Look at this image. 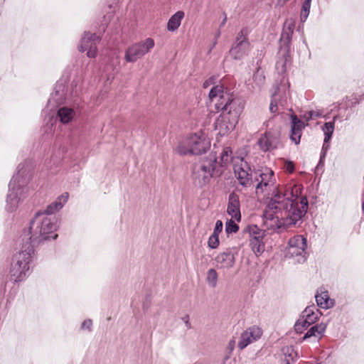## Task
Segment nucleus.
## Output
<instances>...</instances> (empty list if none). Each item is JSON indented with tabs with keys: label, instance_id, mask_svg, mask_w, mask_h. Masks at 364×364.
<instances>
[{
	"label": "nucleus",
	"instance_id": "nucleus-42",
	"mask_svg": "<svg viewBox=\"0 0 364 364\" xmlns=\"http://www.w3.org/2000/svg\"><path fill=\"white\" fill-rule=\"evenodd\" d=\"M283 1L285 2V1H287L288 0H283Z\"/></svg>",
	"mask_w": 364,
	"mask_h": 364
},
{
	"label": "nucleus",
	"instance_id": "nucleus-4",
	"mask_svg": "<svg viewBox=\"0 0 364 364\" xmlns=\"http://www.w3.org/2000/svg\"><path fill=\"white\" fill-rule=\"evenodd\" d=\"M210 147V142L203 132H198L185 138L178 146L177 151L181 155L200 154Z\"/></svg>",
	"mask_w": 364,
	"mask_h": 364
},
{
	"label": "nucleus",
	"instance_id": "nucleus-28",
	"mask_svg": "<svg viewBox=\"0 0 364 364\" xmlns=\"http://www.w3.org/2000/svg\"><path fill=\"white\" fill-rule=\"evenodd\" d=\"M219 235L212 234L208 241V245L211 249H215L219 246Z\"/></svg>",
	"mask_w": 364,
	"mask_h": 364
},
{
	"label": "nucleus",
	"instance_id": "nucleus-32",
	"mask_svg": "<svg viewBox=\"0 0 364 364\" xmlns=\"http://www.w3.org/2000/svg\"><path fill=\"white\" fill-rule=\"evenodd\" d=\"M278 105L277 100L275 98V94L273 95L272 98L271 100L270 105H269V111L272 114H277L278 112Z\"/></svg>",
	"mask_w": 364,
	"mask_h": 364
},
{
	"label": "nucleus",
	"instance_id": "nucleus-3",
	"mask_svg": "<svg viewBox=\"0 0 364 364\" xmlns=\"http://www.w3.org/2000/svg\"><path fill=\"white\" fill-rule=\"evenodd\" d=\"M210 99L217 100L215 109L222 111L215 122V129L221 135L232 130L237 123L239 110L235 109L237 102L231 98L227 89L223 85L213 87L209 93Z\"/></svg>",
	"mask_w": 364,
	"mask_h": 364
},
{
	"label": "nucleus",
	"instance_id": "nucleus-8",
	"mask_svg": "<svg viewBox=\"0 0 364 364\" xmlns=\"http://www.w3.org/2000/svg\"><path fill=\"white\" fill-rule=\"evenodd\" d=\"M259 181L258 178L255 180L254 188L256 194L265 193L269 195L272 190L274 192L276 179L273 171L266 168L259 174Z\"/></svg>",
	"mask_w": 364,
	"mask_h": 364
},
{
	"label": "nucleus",
	"instance_id": "nucleus-39",
	"mask_svg": "<svg viewBox=\"0 0 364 364\" xmlns=\"http://www.w3.org/2000/svg\"><path fill=\"white\" fill-rule=\"evenodd\" d=\"M227 18L225 17L224 20L223 21L222 26H223L226 22Z\"/></svg>",
	"mask_w": 364,
	"mask_h": 364
},
{
	"label": "nucleus",
	"instance_id": "nucleus-26",
	"mask_svg": "<svg viewBox=\"0 0 364 364\" xmlns=\"http://www.w3.org/2000/svg\"><path fill=\"white\" fill-rule=\"evenodd\" d=\"M304 127V123L296 115H291V129L302 132Z\"/></svg>",
	"mask_w": 364,
	"mask_h": 364
},
{
	"label": "nucleus",
	"instance_id": "nucleus-9",
	"mask_svg": "<svg viewBox=\"0 0 364 364\" xmlns=\"http://www.w3.org/2000/svg\"><path fill=\"white\" fill-rule=\"evenodd\" d=\"M250 50V43L245 34V31L241 30L237 36L235 44L230 50V56L235 60H241L247 55Z\"/></svg>",
	"mask_w": 364,
	"mask_h": 364
},
{
	"label": "nucleus",
	"instance_id": "nucleus-17",
	"mask_svg": "<svg viewBox=\"0 0 364 364\" xmlns=\"http://www.w3.org/2000/svg\"><path fill=\"white\" fill-rule=\"evenodd\" d=\"M315 297L317 305L322 309H327L334 305V300L330 298L327 291L321 289L320 291H317Z\"/></svg>",
	"mask_w": 364,
	"mask_h": 364
},
{
	"label": "nucleus",
	"instance_id": "nucleus-12",
	"mask_svg": "<svg viewBox=\"0 0 364 364\" xmlns=\"http://www.w3.org/2000/svg\"><path fill=\"white\" fill-rule=\"evenodd\" d=\"M306 248V239L302 235H296L289 241L287 255L290 257L303 256Z\"/></svg>",
	"mask_w": 364,
	"mask_h": 364
},
{
	"label": "nucleus",
	"instance_id": "nucleus-7",
	"mask_svg": "<svg viewBox=\"0 0 364 364\" xmlns=\"http://www.w3.org/2000/svg\"><path fill=\"white\" fill-rule=\"evenodd\" d=\"M234 172L240 185L246 188L255 187V181L252 178V171L247 161L240 159L234 165Z\"/></svg>",
	"mask_w": 364,
	"mask_h": 364
},
{
	"label": "nucleus",
	"instance_id": "nucleus-25",
	"mask_svg": "<svg viewBox=\"0 0 364 364\" xmlns=\"http://www.w3.org/2000/svg\"><path fill=\"white\" fill-rule=\"evenodd\" d=\"M311 1L312 0H304L303 2L301 10V20L302 21H306L309 15Z\"/></svg>",
	"mask_w": 364,
	"mask_h": 364
},
{
	"label": "nucleus",
	"instance_id": "nucleus-38",
	"mask_svg": "<svg viewBox=\"0 0 364 364\" xmlns=\"http://www.w3.org/2000/svg\"><path fill=\"white\" fill-rule=\"evenodd\" d=\"M305 118L308 121L309 119H311L314 117V112L311 111L305 114Z\"/></svg>",
	"mask_w": 364,
	"mask_h": 364
},
{
	"label": "nucleus",
	"instance_id": "nucleus-18",
	"mask_svg": "<svg viewBox=\"0 0 364 364\" xmlns=\"http://www.w3.org/2000/svg\"><path fill=\"white\" fill-rule=\"evenodd\" d=\"M69 195L68 193H63L58 200L50 205H49L45 210L46 214L50 215L54 213L55 211L63 208L64 203H65L68 199Z\"/></svg>",
	"mask_w": 364,
	"mask_h": 364
},
{
	"label": "nucleus",
	"instance_id": "nucleus-31",
	"mask_svg": "<svg viewBox=\"0 0 364 364\" xmlns=\"http://www.w3.org/2000/svg\"><path fill=\"white\" fill-rule=\"evenodd\" d=\"M302 135L301 132L296 131V130H291V140L294 141L296 144H299L300 142V139Z\"/></svg>",
	"mask_w": 364,
	"mask_h": 364
},
{
	"label": "nucleus",
	"instance_id": "nucleus-24",
	"mask_svg": "<svg viewBox=\"0 0 364 364\" xmlns=\"http://www.w3.org/2000/svg\"><path fill=\"white\" fill-rule=\"evenodd\" d=\"M232 158V151L230 147H225L220 154V161L222 165H225L231 161Z\"/></svg>",
	"mask_w": 364,
	"mask_h": 364
},
{
	"label": "nucleus",
	"instance_id": "nucleus-29",
	"mask_svg": "<svg viewBox=\"0 0 364 364\" xmlns=\"http://www.w3.org/2000/svg\"><path fill=\"white\" fill-rule=\"evenodd\" d=\"M235 220L234 219H230L228 222L226 223L225 226V231L228 233H232L237 232L239 227L238 225L235 223Z\"/></svg>",
	"mask_w": 364,
	"mask_h": 364
},
{
	"label": "nucleus",
	"instance_id": "nucleus-1",
	"mask_svg": "<svg viewBox=\"0 0 364 364\" xmlns=\"http://www.w3.org/2000/svg\"><path fill=\"white\" fill-rule=\"evenodd\" d=\"M301 186L289 184L284 191L277 189L264 212V218L270 220V225L289 228L301 219L308 209V200L302 197Z\"/></svg>",
	"mask_w": 364,
	"mask_h": 364
},
{
	"label": "nucleus",
	"instance_id": "nucleus-6",
	"mask_svg": "<svg viewBox=\"0 0 364 364\" xmlns=\"http://www.w3.org/2000/svg\"><path fill=\"white\" fill-rule=\"evenodd\" d=\"M154 46V40L151 38L134 43L125 50L124 59L127 63H135L148 53Z\"/></svg>",
	"mask_w": 364,
	"mask_h": 364
},
{
	"label": "nucleus",
	"instance_id": "nucleus-41",
	"mask_svg": "<svg viewBox=\"0 0 364 364\" xmlns=\"http://www.w3.org/2000/svg\"><path fill=\"white\" fill-rule=\"evenodd\" d=\"M14 203H18V200H17V198H14Z\"/></svg>",
	"mask_w": 364,
	"mask_h": 364
},
{
	"label": "nucleus",
	"instance_id": "nucleus-33",
	"mask_svg": "<svg viewBox=\"0 0 364 364\" xmlns=\"http://www.w3.org/2000/svg\"><path fill=\"white\" fill-rule=\"evenodd\" d=\"M284 170L289 173H292L294 171V164L292 161H286L284 166Z\"/></svg>",
	"mask_w": 364,
	"mask_h": 364
},
{
	"label": "nucleus",
	"instance_id": "nucleus-36",
	"mask_svg": "<svg viewBox=\"0 0 364 364\" xmlns=\"http://www.w3.org/2000/svg\"><path fill=\"white\" fill-rule=\"evenodd\" d=\"M214 77H210L208 80H205L203 83V87L204 88H207L210 85H212L213 82H214Z\"/></svg>",
	"mask_w": 364,
	"mask_h": 364
},
{
	"label": "nucleus",
	"instance_id": "nucleus-2",
	"mask_svg": "<svg viewBox=\"0 0 364 364\" xmlns=\"http://www.w3.org/2000/svg\"><path fill=\"white\" fill-rule=\"evenodd\" d=\"M55 230V225L50 219L43 214L37 213L31 221L28 230H24L22 240L21 250L16 254L11 262L10 274L14 282H19L24 279L29 270V263L31 261L34 245L48 240L50 237L55 239L57 235H50Z\"/></svg>",
	"mask_w": 364,
	"mask_h": 364
},
{
	"label": "nucleus",
	"instance_id": "nucleus-20",
	"mask_svg": "<svg viewBox=\"0 0 364 364\" xmlns=\"http://www.w3.org/2000/svg\"><path fill=\"white\" fill-rule=\"evenodd\" d=\"M323 131L324 132L325 138L324 143L323 145V150H326L329 145L328 142L331 140L332 135L333 134L335 129V122H326L323 127Z\"/></svg>",
	"mask_w": 364,
	"mask_h": 364
},
{
	"label": "nucleus",
	"instance_id": "nucleus-19",
	"mask_svg": "<svg viewBox=\"0 0 364 364\" xmlns=\"http://www.w3.org/2000/svg\"><path fill=\"white\" fill-rule=\"evenodd\" d=\"M185 16V14L182 11H178L174 14L168 20L167 23V29L173 32L176 31L181 23V21Z\"/></svg>",
	"mask_w": 364,
	"mask_h": 364
},
{
	"label": "nucleus",
	"instance_id": "nucleus-40",
	"mask_svg": "<svg viewBox=\"0 0 364 364\" xmlns=\"http://www.w3.org/2000/svg\"><path fill=\"white\" fill-rule=\"evenodd\" d=\"M318 116H319V114H318V113H316H316L314 112V117H318Z\"/></svg>",
	"mask_w": 364,
	"mask_h": 364
},
{
	"label": "nucleus",
	"instance_id": "nucleus-16",
	"mask_svg": "<svg viewBox=\"0 0 364 364\" xmlns=\"http://www.w3.org/2000/svg\"><path fill=\"white\" fill-rule=\"evenodd\" d=\"M277 138L274 136L270 132H266L258 141L259 147L264 151L277 148Z\"/></svg>",
	"mask_w": 364,
	"mask_h": 364
},
{
	"label": "nucleus",
	"instance_id": "nucleus-37",
	"mask_svg": "<svg viewBox=\"0 0 364 364\" xmlns=\"http://www.w3.org/2000/svg\"><path fill=\"white\" fill-rule=\"evenodd\" d=\"M92 326V321L91 320H86L82 324V328H87L90 329Z\"/></svg>",
	"mask_w": 364,
	"mask_h": 364
},
{
	"label": "nucleus",
	"instance_id": "nucleus-30",
	"mask_svg": "<svg viewBox=\"0 0 364 364\" xmlns=\"http://www.w3.org/2000/svg\"><path fill=\"white\" fill-rule=\"evenodd\" d=\"M309 326H307V323H306L302 318H300L296 322L294 329L296 333H302Z\"/></svg>",
	"mask_w": 364,
	"mask_h": 364
},
{
	"label": "nucleus",
	"instance_id": "nucleus-22",
	"mask_svg": "<svg viewBox=\"0 0 364 364\" xmlns=\"http://www.w3.org/2000/svg\"><path fill=\"white\" fill-rule=\"evenodd\" d=\"M58 116L63 124L70 122L75 116V111L68 107H61L58 111Z\"/></svg>",
	"mask_w": 364,
	"mask_h": 364
},
{
	"label": "nucleus",
	"instance_id": "nucleus-27",
	"mask_svg": "<svg viewBox=\"0 0 364 364\" xmlns=\"http://www.w3.org/2000/svg\"><path fill=\"white\" fill-rule=\"evenodd\" d=\"M207 280L215 287L217 284L218 273L214 269H210L208 272Z\"/></svg>",
	"mask_w": 364,
	"mask_h": 364
},
{
	"label": "nucleus",
	"instance_id": "nucleus-14",
	"mask_svg": "<svg viewBox=\"0 0 364 364\" xmlns=\"http://www.w3.org/2000/svg\"><path fill=\"white\" fill-rule=\"evenodd\" d=\"M227 213L232 219H234V220H236L237 222L240 221L241 213L240 198L239 196L234 192L229 195Z\"/></svg>",
	"mask_w": 364,
	"mask_h": 364
},
{
	"label": "nucleus",
	"instance_id": "nucleus-34",
	"mask_svg": "<svg viewBox=\"0 0 364 364\" xmlns=\"http://www.w3.org/2000/svg\"><path fill=\"white\" fill-rule=\"evenodd\" d=\"M223 225L222 221L218 220L215 223V226L214 231H213V234L219 235V234L223 230Z\"/></svg>",
	"mask_w": 364,
	"mask_h": 364
},
{
	"label": "nucleus",
	"instance_id": "nucleus-5",
	"mask_svg": "<svg viewBox=\"0 0 364 364\" xmlns=\"http://www.w3.org/2000/svg\"><path fill=\"white\" fill-rule=\"evenodd\" d=\"M216 167V159L215 156L206 158L200 164L195 167L193 179L199 186H203L208 184L213 177V171Z\"/></svg>",
	"mask_w": 364,
	"mask_h": 364
},
{
	"label": "nucleus",
	"instance_id": "nucleus-23",
	"mask_svg": "<svg viewBox=\"0 0 364 364\" xmlns=\"http://www.w3.org/2000/svg\"><path fill=\"white\" fill-rule=\"evenodd\" d=\"M318 317L317 313H315L310 307H307L303 311L302 319L307 323V326H311L317 321Z\"/></svg>",
	"mask_w": 364,
	"mask_h": 364
},
{
	"label": "nucleus",
	"instance_id": "nucleus-21",
	"mask_svg": "<svg viewBox=\"0 0 364 364\" xmlns=\"http://www.w3.org/2000/svg\"><path fill=\"white\" fill-rule=\"evenodd\" d=\"M326 324L321 323L312 326L304 335V339L312 336L321 338L326 329Z\"/></svg>",
	"mask_w": 364,
	"mask_h": 364
},
{
	"label": "nucleus",
	"instance_id": "nucleus-15",
	"mask_svg": "<svg viewBox=\"0 0 364 364\" xmlns=\"http://www.w3.org/2000/svg\"><path fill=\"white\" fill-rule=\"evenodd\" d=\"M217 267L220 269H228L235 263L234 255L230 252H221L215 257Z\"/></svg>",
	"mask_w": 364,
	"mask_h": 364
},
{
	"label": "nucleus",
	"instance_id": "nucleus-35",
	"mask_svg": "<svg viewBox=\"0 0 364 364\" xmlns=\"http://www.w3.org/2000/svg\"><path fill=\"white\" fill-rule=\"evenodd\" d=\"M235 338H232V339L229 341L228 345V347H227V348H228V350H229V353H231L233 351V350H234V348H235Z\"/></svg>",
	"mask_w": 364,
	"mask_h": 364
},
{
	"label": "nucleus",
	"instance_id": "nucleus-11",
	"mask_svg": "<svg viewBox=\"0 0 364 364\" xmlns=\"http://www.w3.org/2000/svg\"><path fill=\"white\" fill-rule=\"evenodd\" d=\"M250 246L256 255H261L264 251L263 238L264 232L257 225L249 226Z\"/></svg>",
	"mask_w": 364,
	"mask_h": 364
},
{
	"label": "nucleus",
	"instance_id": "nucleus-10",
	"mask_svg": "<svg viewBox=\"0 0 364 364\" xmlns=\"http://www.w3.org/2000/svg\"><path fill=\"white\" fill-rule=\"evenodd\" d=\"M100 37L96 33L85 32L82 36L79 50L80 52L87 51L89 58H94L97 54V43L100 41Z\"/></svg>",
	"mask_w": 364,
	"mask_h": 364
},
{
	"label": "nucleus",
	"instance_id": "nucleus-13",
	"mask_svg": "<svg viewBox=\"0 0 364 364\" xmlns=\"http://www.w3.org/2000/svg\"><path fill=\"white\" fill-rule=\"evenodd\" d=\"M262 334V329L257 326H252L245 331L240 336L238 342V348L240 350L245 348L250 343L259 339Z\"/></svg>",
	"mask_w": 364,
	"mask_h": 364
}]
</instances>
